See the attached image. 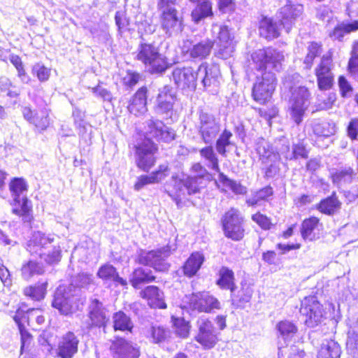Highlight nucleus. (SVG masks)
Returning a JSON list of instances; mask_svg holds the SVG:
<instances>
[{"instance_id":"4","label":"nucleus","mask_w":358,"mask_h":358,"mask_svg":"<svg viewBox=\"0 0 358 358\" xmlns=\"http://www.w3.org/2000/svg\"><path fill=\"white\" fill-rule=\"evenodd\" d=\"M136 59L145 65L152 74H162L171 66L166 57L160 53L159 48L153 43H141Z\"/></svg>"},{"instance_id":"46","label":"nucleus","mask_w":358,"mask_h":358,"mask_svg":"<svg viewBox=\"0 0 358 358\" xmlns=\"http://www.w3.org/2000/svg\"><path fill=\"white\" fill-rule=\"evenodd\" d=\"M51 69L46 67L43 63L38 62L31 67V74L36 77L41 83H45L50 78Z\"/></svg>"},{"instance_id":"13","label":"nucleus","mask_w":358,"mask_h":358,"mask_svg":"<svg viewBox=\"0 0 358 358\" xmlns=\"http://www.w3.org/2000/svg\"><path fill=\"white\" fill-rule=\"evenodd\" d=\"M156 149L152 140L144 139L138 143L136 146L135 156L137 167L145 172H148L155 163L154 154Z\"/></svg>"},{"instance_id":"20","label":"nucleus","mask_w":358,"mask_h":358,"mask_svg":"<svg viewBox=\"0 0 358 358\" xmlns=\"http://www.w3.org/2000/svg\"><path fill=\"white\" fill-rule=\"evenodd\" d=\"M110 349L113 358H139L141 355L136 343L122 338L113 343Z\"/></svg>"},{"instance_id":"36","label":"nucleus","mask_w":358,"mask_h":358,"mask_svg":"<svg viewBox=\"0 0 358 358\" xmlns=\"http://www.w3.org/2000/svg\"><path fill=\"white\" fill-rule=\"evenodd\" d=\"M289 145H285V148H282L280 152L283 154L284 150H286L285 157L288 160L303 159H306L308 157V151L306 150L303 143H299L292 145V151H289Z\"/></svg>"},{"instance_id":"47","label":"nucleus","mask_w":358,"mask_h":358,"mask_svg":"<svg viewBox=\"0 0 358 358\" xmlns=\"http://www.w3.org/2000/svg\"><path fill=\"white\" fill-rule=\"evenodd\" d=\"M336 193L333 192L331 196L322 200L317 206V208L326 215H333L336 210Z\"/></svg>"},{"instance_id":"24","label":"nucleus","mask_w":358,"mask_h":358,"mask_svg":"<svg viewBox=\"0 0 358 358\" xmlns=\"http://www.w3.org/2000/svg\"><path fill=\"white\" fill-rule=\"evenodd\" d=\"M12 213L20 216L24 224L30 225L33 220L31 201L26 196L16 197L11 203Z\"/></svg>"},{"instance_id":"64","label":"nucleus","mask_w":358,"mask_h":358,"mask_svg":"<svg viewBox=\"0 0 358 358\" xmlns=\"http://www.w3.org/2000/svg\"><path fill=\"white\" fill-rule=\"evenodd\" d=\"M252 219L262 229L264 230L269 229L271 226L270 219L266 215L257 213L252 216Z\"/></svg>"},{"instance_id":"17","label":"nucleus","mask_w":358,"mask_h":358,"mask_svg":"<svg viewBox=\"0 0 358 358\" xmlns=\"http://www.w3.org/2000/svg\"><path fill=\"white\" fill-rule=\"evenodd\" d=\"M88 317L87 329H91L93 327L105 329L106 323L108 322V317L106 316L103 303L97 299H90L88 306Z\"/></svg>"},{"instance_id":"42","label":"nucleus","mask_w":358,"mask_h":358,"mask_svg":"<svg viewBox=\"0 0 358 358\" xmlns=\"http://www.w3.org/2000/svg\"><path fill=\"white\" fill-rule=\"evenodd\" d=\"M47 282H43L34 286L27 287L24 289L25 296L34 301H40L45 297Z\"/></svg>"},{"instance_id":"52","label":"nucleus","mask_w":358,"mask_h":358,"mask_svg":"<svg viewBox=\"0 0 358 358\" xmlns=\"http://www.w3.org/2000/svg\"><path fill=\"white\" fill-rule=\"evenodd\" d=\"M173 324L176 328V334L181 338H187L189 334V322L183 318H175Z\"/></svg>"},{"instance_id":"56","label":"nucleus","mask_w":358,"mask_h":358,"mask_svg":"<svg viewBox=\"0 0 358 358\" xmlns=\"http://www.w3.org/2000/svg\"><path fill=\"white\" fill-rule=\"evenodd\" d=\"M336 343L334 341L323 343L319 351L320 358H335Z\"/></svg>"},{"instance_id":"37","label":"nucleus","mask_w":358,"mask_h":358,"mask_svg":"<svg viewBox=\"0 0 358 358\" xmlns=\"http://www.w3.org/2000/svg\"><path fill=\"white\" fill-rule=\"evenodd\" d=\"M199 153L201 157L207 162L206 165L208 168L218 173H221L219 167L218 158L211 145L201 149Z\"/></svg>"},{"instance_id":"44","label":"nucleus","mask_w":358,"mask_h":358,"mask_svg":"<svg viewBox=\"0 0 358 358\" xmlns=\"http://www.w3.org/2000/svg\"><path fill=\"white\" fill-rule=\"evenodd\" d=\"M278 330L284 342H287L295 334L297 329L293 323L285 320L278 324Z\"/></svg>"},{"instance_id":"8","label":"nucleus","mask_w":358,"mask_h":358,"mask_svg":"<svg viewBox=\"0 0 358 358\" xmlns=\"http://www.w3.org/2000/svg\"><path fill=\"white\" fill-rule=\"evenodd\" d=\"M243 222L244 218L238 209L232 208L226 212L222 218L225 236L235 241L243 239L245 235Z\"/></svg>"},{"instance_id":"60","label":"nucleus","mask_w":358,"mask_h":358,"mask_svg":"<svg viewBox=\"0 0 358 358\" xmlns=\"http://www.w3.org/2000/svg\"><path fill=\"white\" fill-rule=\"evenodd\" d=\"M75 124L78 129V134L80 138L87 141L91 138L92 127L87 124L85 121L75 119Z\"/></svg>"},{"instance_id":"63","label":"nucleus","mask_w":358,"mask_h":358,"mask_svg":"<svg viewBox=\"0 0 358 358\" xmlns=\"http://www.w3.org/2000/svg\"><path fill=\"white\" fill-rule=\"evenodd\" d=\"M155 183H157V180L155 179L151 173L150 175H143L137 178V181L134 185V189L140 191L145 185Z\"/></svg>"},{"instance_id":"30","label":"nucleus","mask_w":358,"mask_h":358,"mask_svg":"<svg viewBox=\"0 0 358 358\" xmlns=\"http://www.w3.org/2000/svg\"><path fill=\"white\" fill-rule=\"evenodd\" d=\"M280 24H278L272 19L264 17L259 22V34L268 40L278 38L280 35Z\"/></svg>"},{"instance_id":"33","label":"nucleus","mask_w":358,"mask_h":358,"mask_svg":"<svg viewBox=\"0 0 358 358\" xmlns=\"http://www.w3.org/2000/svg\"><path fill=\"white\" fill-rule=\"evenodd\" d=\"M113 329L115 331L132 333L134 323L129 316L123 311H118L113 315Z\"/></svg>"},{"instance_id":"45","label":"nucleus","mask_w":358,"mask_h":358,"mask_svg":"<svg viewBox=\"0 0 358 358\" xmlns=\"http://www.w3.org/2000/svg\"><path fill=\"white\" fill-rule=\"evenodd\" d=\"M231 136L232 133L227 129H224L219 136V138L216 141V150L222 156H226V148L227 146L231 145L230 138H231Z\"/></svg>"},{"instance_id":"61","label":"nucleus","mask_w":358,"mask_h":358,"mask_svg":"<svg viewBox=\"0 0 358 358\" xmlns=\"http://www.w3.org/2000/svg\"><path fill=\"white\" fill-rule=\"evenodd\" d=\"M316 74L317 77L318 86L320 90H326L332 87L334 77L330 73L327 74Z\"/></svg>"},{"instance_id":"41","label":"nucleus","mask_w":358,"mask_h":358,"mask_svg":"<svg viewBox=\"0 0 358 358\" xmlns=\"http://www.w3.org/2000/svg\"><path fill=\"white\" fill-rule=\"evenodd\" d=\"M218 180L224 186L229 187L236 194H244L246 193V187L240 182L231 180L223 173H220Z\"/></svg>"},{"instance_id":"50","label":"nucleus","mask_w":358,"mask_h":358,"mask_svg":"<svg viewBox=\"0 0 358 358\" xmlns=\"http://www.w3.org/2000/svg\"><path fill=\"white\" fill-rule=\"evenodd\" d=\"M358 30V20H354L351 22L341 23L337 25V39L341 41L345 34Z\"/></svg>"},{"instance_id":"7","label":"nucleus","mask_w":358,"mask_h":358,"mask_svg":"<svg viewBox=\"0 0 358 358\" xmlns=\"http://www.w3.org/2000/svg\"><path fill=\"white\" fill-rule=\"evenodd\" d=\"M210 31L212 36L214 38L213 41L214 45H216L215 56L222 59L229 58L234 50V46L233 44L234 36L228 26L213 23Z\"/></svg>"},{"instance_id":"39","label":"nucleus","mask_w":358,"mask_h":358,"mask_svg":"<svg viewBox=\"0 0 358 358\" xmlns=\"http://www.w3.org/2000/svg\"><path fill=\"white\" fill-rule=\"evenodd\" d=\"M318 223L319 219L316 217H311L303 220L301 228V233L303 239L312 241L315 238L313 231Z\"/></svg>"},{"instance_id":"28","label":"nucleus","mask_w":358,"mask_h":358,"mask_svg":"<svg viewBox=\"0 0 358 358\" xmlns=\"http://www.w3.org/2000/svg\"><path fill=\"white\" fill-rule=\"evenodd\" d=\"M196 6L191 13L192 20L195 24H199L206 18L214 16L213 3L210 0H203L195 3Z\"/></svg>"},{"instance_id":"38","label":"nucleus","mask_w":358,"mask_h":358,"mask_svg":"<svg viewBox=\"0 0 358 358\" xmlns=\"http://www.w3.org/2000/svg\"><path fill=\"white\" fill-rule=\"evenodd\" d=\"M39 257L43 259L48 264L58 263L61 259V248L59 244L55 242L49 245L48 249L45 250Z\"/></svg>"},{"instance_id":"40","label":"nucleus","mask_w":358,"mask_h":358,"mask_svg":"<svg viewBox=\"0 0 358 358\" xmlns=\"http://www.w3.org/2000/svg\"><path fill=\"white\" fill-rule=\"evenodd\" d=\"M21 271L22 278L25 280H29L34 275L43 274L44 268L41 264L29 261L22 266Z\"/></svg>"},{"instance_id":"59","label":"nucleus","mask_w":358,"mask_h":358,"mask_svg":"<svg viewBox=\"0 0 358 358\" xmlns=\"http://www.w3.org/2000/svg\"><path fill=\"white\" fill-rule=\"evenodd\" d=\"M115 24L120 34L126 30L129 25V20L123 11H117L115 15Z\"/></svg>"},{"instance_id":"34","label":"nucleus","mask_w":358,"mask_h":358,"mask_svg":"<svg viewBox=\"0 0 358 358\" xmlns=\"http://www.w3.org/2000/svg\"><path fill=\"white\" fill-rule=\"evenodd\" d=\"M253 290L250 285L247 283H242L241 289L235 294L234 292L231 293V300L233 305L238 308L245 307V304L249 303Z\"/></svg>"},{"instance_id":"16","label":"nucleus","mask_w":358,"mask_h":358,"mask_svg":"<svg viewBox=\"0 0 358 358\" xmlns=\"http://www.w3.org/2000/svg\"><path fill=\"white\" fill-rule=\"evenodd\" d=\"M303 10V6L301 4L293 3L287 0L286 4L282 6L279 12L278 17L280 19V25H282L289 33L295 24V21L301 16Z\"/></svg>"},{"instance_id":"43","label":"nucleus","mask_w":358,"mask_h":358,"mask_svg":"<svg viewBox=\"0 0 358 358\" xmlns=\"http://www.w3.org/2000/svg\"><path fill=\"white\" fill-rule=\"evenodd\" d=\"M346 346L349 353L358 358V327L349 330Z\"/></svg>"},{"instance_id":"55","label":"nucleus","mask_w":358,"mask_h":358,"mask_svg":"<svg viewBox=\"0 0 358 358\" xmlns=\"http://www.w3.org/2000/svg\"><path fill=\"white\" fill-rule=\"evenodd\" d=\"M148 334V336H150L152 339V342L155 343L162 342L166 337L165 329L159 326H151Z\"/></svg>"},{"instance_id":"31","label":"nucleus","mask_w":358,"mask_h":358,"mask_svg":"<svg viewBox=\"0 0 358 358\" xmlns=\"http://www.w3.org/2000/svg\"><path fill=\"white\" fill-rule=\"evenodd\" d=\"M155 276L152 271L142 267L134 269L130 278V282L135 289H141V285L155 281Z\"/></svg>"},{"instance_id":"3","label":"nucleus","mask_w":358,"mask_h":358,"mask_svg":"<svg viewBox=\"0 0 358 358\" xmlns=\"http://www.w3.org/2000/svg\"><path fill=\"white\" fill-rule=\"evenodd\" d=\"M290 80L289 76L285 78L283 88L289 90L288 110L292 120L299 125L303 121L305 112L310 105V93L305 87L291 85Z\"/></svg>"},{"instance_id":"21","label":"nucleus","mask_w":358,"mask_h":358,"mask_svg":"<svg viewBox=\"0 0 358 358\" xmlns=\"http://www.w3.org/2000/svg\"><path fill=\"white\" fill-rule=\"evenodd\" d=\"M55 243V238L40 231H34L27 243V250L31 255L40 256L49 245Z\"/></svg>"},{"instance_id":"11","label":"nucleus","mask_w":358,"mask_h":358,"mask_svg":"<svg viewBox=\"0 0 358 358\" xmlns=\"http://www.w3.org/2000/svg\"><path fill=\"white\" fill-rule=\"evenodd\" d=\"M197 129L201 138L206 144L211 145L220 131V123L213 115L201 111Z\"/></svg>"},{"instance_id":"35","label":"nucleus","mask_w":358,"mask_h":358,"mask_svg":"<svg viewBox=\"0 0 358 358\" xmlns=\"http://www.w3.org/2000/svg\"><path fill=\"white\" fill-rule=\"evenodd\" d=\"M217 285L224 289H229L231 293L235 292L234 273L228 267L222 266L219 271V278Z\"/></svg>"},{"instance_id":"26","label":"nucleus","mask_w":358,"mask_h":358,"mask_svg":"<svg viewBox=\"0 0 358 358\" xmlns=\"http://www.w3.org/2000/svg\"><path fill=\"white\" fill-rule=\"evenodd\" d=\"M140 295L143 299L148 301V303L151 308H166V304L164 300V293L157 286H147L141 291Z\"/></svg>"},{"instance_id":"9","label":"nucleus","mask_w":358,"mask_h":358,"mask_svg":"<svg viewBox=\"0 0 358 358\" xmlns=\"http://www.w3.org/2000/svg\"><path fill=\"white\" fill-rule=\"evenodd\" d=\"M178 101L177 92L173 87L166 85L158 90L154 106L155 113L163 118H171L173 106Z\"/></svg>"},{"instance_id":"1","label":"nucleus","mask_w":358,"mask_h":358,"mask_svg":"<svg viewBox=\"0 0 358 358\" xmlns=\"http://www.w3.org/2000/svg\"><path fill=\"white\" fill-rule=\"evenodd\" d=\"M251 58L253 69L259 73L253 84L252 96L256 102L264 104L271 99L276 85L275 76L272 71L280 70L284 55L275 49L268 48L256 50Z\"/></svg>"},{"instance_id":"5","label":"nucleus","mask_w":358,"mask_h":358,"mask_svg":"<svg viewBox=\"0 0 358 358\" xmlns=\"http://www.w3.org/2000/svg\"><path fill=\"white\" fill-rule=\"evenodd\" d=\"M174 0H159L157 8L161 12L160 22L166 34L171 36L182 29V18L173 3Z\"/></svg>"},{"instance_id":"19","label":"nucleus","mask_w":358,"mask_h":358,"mask_svg":"<svg viewBox=\"0 0 358 358\" xmlns=\"http://www.w3.org/2000/svg\"><path fill=\"white\" fill-rule=\"evenodd\" d=\"M220 77V68L217 64L207 65L202 63L196 71L195 78L197 83L199 81L204 87L217 86Z\"/></svg>"},{"instance_id":"29","label":"nucleus","mask_w":358,"mask_h":358,"mask_svg":"<svg viewBox=\"0 0 358 358\" xmlns=\"http://www.w3.org/2000/svg\"><path fill=\"white\" fill-rule=\"evenodd\" d=\"M147 88L141 87L133 96L131 103L128 106V110L131 113L137 115L138 113H143L147 108Z\"/></svg>"},{"instance_id":"48","label":"nucleus","mask_w":358,"mask_h":358,"mask_svg":"<svg viewBox=\"0 0 358 358\" xmlns=\"http://www.w3.org/2000/svg\"><path fill=\"white\" fill-rule=\"evenodd\" d=\"M9 188L13 199L23 196V193L27 190V185L22 178H14L9 185Z\"/></svg>"},{"instance_id":"62","label":"nucleus","mask_w":358,"mask_h":358,"mask_svg":"<svg viewBox=\"0 0 358 358\" xmlns=\"http://www.w3.org/2000/svg\"><path fill=\"white\" fill-rule=\"evenodd\" d=\"M332 53L329 52V55H324L320 64L319 68L317 69L316 73L327 74L330 73L331 62H332Z\"/></svg>"},{"instance_id":"49","label":"nucleus","mask_w":358,"mask_h":358,"mask_svg":"<svg viewBox=\"0 0 358 358\" xmlns=\"http://www.w3.org/2000/svg\"><path fill=\"white\" fill-rule=\"evenodd\" d=\"M255 149L261 159H268L273 154L271 145L263 138L257 139Z\"/></svg>"},{"instance_id":"23","label":"nucleus","mask_w":358,"mask_h":358,"mask_svg":"<svg viewBox=\"0 0 358 358\" xmlns=\"http://www.w3.org/2000/svg\"><path fill=\"white\" fill-rule=\"evenodd\" d=\"M199 180H201V178H198V177H187L185 180H180L176 182L175 189L177 192L173 196V199L178 206H179V203L182 200V196H185L186 192L189 195L194 194L199 192Z\"/></svg>"},{"instance_id":"53","label":"nucleus","mask_w":358,"mask_h":358,"mask_svg":"<svg viewBox=\"0 0 358 358\" xmlns=\"http://www.w3.org/2000/svg\"><path fill=\"white\" fill-rule=\"evenodd\" d=\"M313 131L317 136L329 137L334 134L335 129L329 128L327 123L315 122L313 125Z\"/></svg>"},{"instance_id":"57","label":"nucleus","mask_w":358,"mask_h":358,"mask_svg":"<svg viewBox=\"0 0 358 358\" xmlns=\"http://www.w3.org/2000/svg\"><path fill=\"white\" fill-rule=\"evenodd\" d=\"M340 94L343 98H348L352 96L353 93V88L348 80L343 76L338 78V81Z\"/></svg>"},{"instance_id":"2","label":"nucleus","mask_w":358,"mask_h":358,"mask_svg":"<svg viewBox=\"0 0 358 358\" xmlns=\"http://www.w3.org/2000/svg\"><path fill=\"white\" fill-rule=\"evenodd\" d=\"M94 286L92 274L80 273L75 276L69 285H59L54 294L52 306L64 315H69L79 310L85 298L82 293Z\"/></svg>"},{"instance_id":"58","label":"nucleus","mask_w":358,"mask_h":358,"mask_svg":"<svg viewBox=\"0 0 358 358\" xmlns=\"http://www.w3.org/2000/svg\"><path fill=\"white\" fill-rule=\"evenodd\" d=\"M354 175V171L350 167H345L337 170V185L342 182L343 183L351 182Z\"/></svg>"},{"instance_id":"18","label":"nucleus","mask_w":358,"mask_h":358,"mask_svg":"<svg viewBox=\"0 0 358 358\" xmlns=\"http://www.w3.org/2000/svg\"><path fill=\"white\" fill-rule=\"evenodd\" d=\"M196 71L192 67H176L171 74V79L177 87L194 90L197 85Z\"/></svg>"},{"instance_id":"22","label":"nucleus","mask_w":358,"mask_h":358,"mask_svg":"<svg viewBox=\"0 0 358 358\" xmlns=\"http://www.w3.org/2000/svg\"><path fill=\"white\" fill-rule=\"evenodd\" d=\"M190 306L199 312L209 313L220 308V302L208 293L193 294L190 299Z\"/></svg>"},{"instance_id":"32","label":"nucleus","mask_w":358,"mask_h":358,"mask_svg":"<svg viewBox=\"0 0 358 358\" xmlns=\"http://www.w3.org/2000/svg\"><path fill=\"white\" fill-rule=\"evenodd\" d=\"M203 260L204 257L202 254L199 252L192 253L181 267L183 274L189 278L195 275L201 268Z\"/></svg>"},{"instance_id":"27","label":"nucleus","mask_w":358,"mask_h":358,"mask_svg":"<svg viewBox=\"0 0 358 358\" xmlns=\"http://www.w3.org/2000/svg\"><path fill=\"white\" fill-rule=\"evenodd\" d=\"M97 276L104 282H112L115 287L120 285L127 287V281L120 277L115 266L110 264L101 266L96 273Z\"/></svg>"},{"instance_id":"6","label":"nucleus","mask_w":358,"mask_h":358,"mask_svg":"<svg viewBox=\"0 0 358 358\" xmlns=\"http://www.w3.org/2000/svg\"><path fill=\"white\" fill-rule=\"evenodd\" d=\"M176 248L167 245L164 247L150 251L141 250L136 261L142 265L152 267L158 272H166L170 268L167 258Z\"/></svg>"},{"instance_id":"12","label":"nucleus","mask_w":358,"mask_h":358,"mask_svg":"<svg viewBox=\"0 0 358 358\" xmlns=\"http://www.w3.org/2000/svg\"><path fill=\"white\" fill-rule=\"evenodd\" d=\"M198 331L195 341L204 350L213 348L219 341V332L216 330L211 321L206 318H199L197 321Z\"/></svg>"},{"instance_id":"25","label":"nucleus","mask_w":358,"mask_h":358,"mask_svg":"<svg viewBox=\"0 0 358 358\" xmlns=\"http://www.w3.org/2000/svg\"><path fill=\"white\" fill-rule=\"evenodd\" d=\"M214 42L212 39L204 38L192 45L187 50L189 57L195 61H201L210 56Z\"/></svg>"},{"instance_id":"51","label":"nucleus","mask_w":358,"mask_h":358,"mask_svg":"<svg viewBox=\"0 0 358 358\" xmlns=\"http://www.w3.org/2000/svg\"><path fill=\"white\" fill-rule=\"evenodd\" d=\"M322 52L321 46L315 43L311 42L308 47V53L304 59V64H306L307 68H310L313 63V59L319 56Z\"/></svg>"},{"instance_id":"14","label":"nucleus","mask_w":358,"mask_h":358,"mask_svg":"<svg viewBox=\"0 0 358 358\" xmlns=\"http://www.w3.org/2000/svg\"><path fill=\"white\" fill-rule=\"evenodd\" d=\"M145 139L155 138L164 142H170L175 138V131L159 120H148L145 122Z\"/></svg>"},{"instance_id":"15","label":"nucleus","mask_w":358,"mask_h":358,"mask_svg":"<svg viewBox=\"0 0 358 358\" xmlns=\"http://www.w3.org/2000/svg\"><path fill=\"white\" fill-rule=\"evenodd\" d=\"M80 339L73 331L62 335L57 342L56 355L59 358H73L78 352Z\"/></svg>"},{"instance_id":"10","label":"nucleus","mask_w":358,"mask_h":358,"mask_svg":"<svg viewBox=\"0 0 358 358\" xmlns=\"http://www.w3.org/2000/svg\"><path fill=\"white\" fill-rule=\"evenodd\" d=\"M300 313L304 317L305 324L310 328L315 327L320 323L324 315L322 306L315 295L303 298L301 303Z\"/></svg>"},{"instance_id":"54","label":"nucleus","mask_w":358,"mask_h":358,"mask_svg":"<svg viewBox=\"0 0 358 358\" xmlns=\"http://www.w3.org/2000/svg\"><path fill=\"white\" fill-rule=\"evenodd\" d=\"M35 127L41 130H45L50 124V118L46 111H41L40 113H35V117L32 122Z\"/></svg>"}]
</instances>
